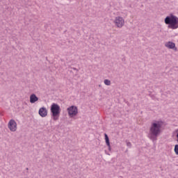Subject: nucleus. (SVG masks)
I'll list each match as a JSON object with an SVG mask.
<instances>
[{"instance_id":"4468645a","label":"nucleus","mask_w":178,"mask_h":178,"mask_svg":"<svg viewBox=\"0 0 178 178\" xmlns=\"http://www.w3.org/2000/svg\"><path fill=\"white\" fill-rule=\"evenodd\" d=\"M72 69H73V70H76V72H79V70L76 68L73 67Z\"/></svg>"},{"instance_id":"2eb2a0df","label":"nucleus","mask_w":178,"mask_h":178,"mask_svg":"<svg viewBox=\"0 0 178 178\" xmlns=\"http://www.w3.org/2000/svg\"><path fill=\"white\" fill-rule=\"evenodd\" d=\"M108 148V151H111V145H109V146H107Z\"/></svg>"},{"instance_id":"1a4fd4ad","label":"nucleus","mask_w":178,"mask_h":178,"mask_svg":"<svg viewBox=\"0 0 178 178\" xmlns=\"http://www.w3.org/2000/svg\"><path fill=\"white\" fill-rule=\"evenodd\" d=\"M37 101H38V97H37V95H35V94L31 95V96H30L31 104H35V102H37Z\"/></svg>"},{"instance_id":"423d86ee","label":"nucleus","mask_w":178,"mask_h":178,"mask_svg":"<svg viewBox=\"0 0 178 178\" xmlns=\"http://www.w3.org/2000/svg\"><path fill=\"white\" fill-rule=\"evenodd\" d=\"M8 127L10 131H16V130H17V123H16L15 120H10L8 122Z\"/></svg>"},{"instance_id":"f8f14e48","label":"nucleus","mask_w":178,"mask_h":178,"mask_svg":"<svg viewBox=\"0 0 178 178\" xmlns=\"http://www.w3.org/2000/svg\"><path fill=\"white\" fill-rule=\"evenodd\" d=\"M104 84L106 86H109L111 84V81H109L108 79H105L104 80Z\"/></svg>"},{"instance_id":"39448f33","label":"nucleus","mask_w":178,"mask_h":178,"mask_svg":"<svg viewBox=\"0 0 178 178\" xmlns=\"http://www.w3.org/2000/svg\"><path fill=\"white\" fill-rule=\"evenodd\" d=\"M114 23L118 29H122L124 26V19L122 17H115V19L114 20Z\"/></svg>"},{"instance_id":"6e6552de","label":"nucleus","mask_w":178,"mask_h":178,"mask_svg":"<svg viewBox=\"0 0 178 178\" xmlns=\"http://www.w3.org/2000/svg\"><path fill=\"white\" fill-rule=\"evenodd\" d=\"M39 115L41 116V118H45L48 115V111L47 110V108L42 107L39 109Z\"/></svg>"},{"instance_id":"9b49d317","label":"nucleus","mask_w":178,"mask_h":178,"mask_svg":"<svg viewBox=\"0 0 178 178\" xmlns=\"http://www.w3.org/2000/svg\"><path fill=\"white\" fill-rule=\"evenodd\" d=\"M174 152H175V154L178 155V145H175Z\"/></svg>"},{"instance_id":"7ed1b4c3","label":"nucleus","mask_w":178,"mask_h":178,"mask_svg":"<svg viewBox=\"0 0 178 178\" xmlns=\"http://www.w3.org/2000/svg\"><path fill=\"white\" fill-rule=\"evenodd\" d=\"M53 120H59V115H60V106L58 104L53 103L50 107Z\"/></svg>"},{"instance_id":"f3484780","label":"nucleus","mask_w":178,"mask_h":178,"mask_svg":"<svg viewBox=\"0 0 178 178\" xmlns=\"http://www.w3.org/2000/svg\"><path fill=\"white\" fill-rule=\"evenodd\" d=\"M99 87H101V85H99Z\"/></svg>"},{"instance_id":"f257e3e1","label":"nucleus","mask_w":178,"mask_h":178,"mask_svg":"<svg viewBox=\"0 0 178 178\" xmlns=\"http://www.w3.org/2000/svg\"><path fill=\"white\" fill-rule=\"evenodd\" d=\"M162 124L163 122L161 121H156L152 123L148 137L153 143L158 140V136L162 133L161 130V129H162Z\"/></svg>"},{"instance_id":"ddd939ff","label":"nucleus","mask_w":178,"mask_h":178,"mask_svg":"<svg viewBox=\"0 0 178 178\" xmlns=\"http://www.w3.org/2000/svg\"><path fill=\"white\" fill-rule=\"evenodd\" d=\"M127 147H129V148H131V143L127 142Z\"/></svg>"},{"instance_id":"9d476101","label":"nucleus","mask_w":178,"mask_h":178,"mask_svg":"<svg viewBox=\"0 0 178 178\" xmlns=\"http://www.w3.org/2000/svg\"><path fill=\"white\" fill-rule=\"evenodd\" d=\"M104 138H105L106 145L109 146V145H111V142L109 141V137L108 136V134H104Z\"/></svg>"},{"instance_id":"f03ea898","label":"nucleus","mask_w":178,"mask_h":178,"mask_svg":"<svg viewBox=\"0 0 178 178\" xmlns=\"http://www.w3.org/2000/svg\"><path fill=\"white\" fill-rule=\"evenodd\" d=\"M164 22L165 24L168 25V29H171L172 30L178 29V17L173 14H170L169 16H167L164 19Z\"/></svg>"},{"instance_id":"0eeeda50","label":"nucleus","mask_w":178,"mask_h":178,"mask_svg":"<svg viewBox=\"0 0 178 178\" xmlns=\"http://www.w3.org/2000/svg\"><path fill=\"white\" fill-rule=\"evenodd\" d=\"M165 47H166V48H168V49H174V51H177V47H176V44H175V42L169 41L165 42Z\"/></svg>"},{"instance_id":"dca6fc26","label":"nucleus","mask_w":178,"mask_h":178,"mask_svg":"<svg viewBox=\"0 0 178 178\" xmlns=\"http://www.w3.org/2000/svg\"><path fill=\"white\" fill-rule=\"evenodd\" d=\"M129 150L128 149H127L126 151H125V152H127Z\"/></svg>"},{"instance_id":"20e7f679","label":"nucleus","mask_w":178,"mask_h":178,"mask_svg":"<svg viewBox=\"0 0 178 178\" xmlns=\"http://www.w3.org/2000/svg\"><path fill=\"white\" fill-rule=\"evenodd\" d=\"M67 113L70 116V118H73L74 116L77 115V113H79V109L77 108V106H71L67 108Z\"/></svg>"}]
</instances>
